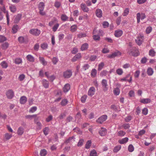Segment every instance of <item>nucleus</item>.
I'll return each mask as SVG.
<instances>
[{
  "mask_svg": "<svg viewBox=\"0 0 156 156\" xmlns=\"http://www.w3.org/2000/svg\"><path fill=\"white\" fill-rule=\"evenodd\" d=\"M128 53L129 55L133 56L136 57L139 55L140 53L138 50L135 47H132L128 52Z\"/></svg>",
  "mask_w": 156,
  "mask_h": 156,
  "instance_id": "f257e3e1",
  "label": "nucleus"
},
{
  "mask_svg": "<svg viewBox=\"0 0 156 156\" xmlns=\"http://www.w3.org/2000/svg\"><path fill=\"white\" fill-rule=\"evenodd\" d=\"M146 17V16L145 13H141L140 12L138 13L136 15L137 23H139L140 22V18L141 20H143L145 19Z\"/></svg>",
  "mask_w": 156,
  "mask_h": 156,
  "instance_id": "f03ea898",
  "label": "nucleus"
},
{
  "mask_svg": "<svg viewBox=\"0 0 156 156\" xmlns=\"http://www.w3.org/2000/svg\"><path fill=\"white\" fill-rule=\"evenodd\" d=\"M29 33L34 35L38 36L40 34L41 31L37 29H33L30 30Z\"/></svg>",
  "mask_w": 156,
  "mask_h": 156,
  "instance_id": "7ed1b4c3",
  "label": "nucleus"
},
{
  "mask_svg": "<svg viewBox=\"0 0 156 156\" xmlns=\"http://www.w3.org/2000/svg\"><path fill=\"white\" fill-rule=\"evenodd\" d=\"M72 73L70 70H68L63 73V76L65 78H69L72 76Z\"/></svg>",
  "mask_w": 156,
  "mask_h": 156,
  "instance_id": "20e7f679",
  "label": "nucleus"
},
{
  "mask_svg": "<svg viewBox=\"0 0 156 156\" xmlns=\"http://www.w3.org/2000/svg\"><path fill=\"white\" fill-rule=\"evenodd\" d=\"M107 116L106 115H104L100 117L97 120V122L98 123L101 124L107 119Z\"/></svg>",
  "mask_w": 156,
  "mask_h": 156,
  "instance_id": "39448f33",
  "label": "nucleus"
},
{
  "mask_svg": "<svg viewBox=\"0 0 156 156\" xmlns=\"http://www.w3.org/2000/svg\"><path fill=\"white\" fill-rule=\"evenodd\" d=\"M3 7L2 8V11H3L4 13H6V17L7 21V23L8 24H9V13L8 11H6V9L5 6L3 4Z\"/></svg>",
  "mask_w": 156,
  "mask_h": 156,
  "instance_id": "423d86ee",
  "label": "nucleus"
},
{
  "mask_svg": "<svg viewBox=\"0 0 156 156\" xmlns=\"http://www.w3.org/2000/svg\"><path fill=\"white\" fill-rule=\"evenodd\" d=\"M121 55V53L119 51H117L112 53L111 54H109L107 56V57L108 58H114L116 56H117L119 55Z\"/></svg>",
  "mask_w": 156,
  "mask_h": 156,
  "instance_id": "0eeeda50",
  "label": "nucleus"
},
{
  "mask_svg": "<svg viewBox=\"0 0 156 156\" xmlns=\"http://www.w3.org/2000/svg\"><path fill=\"white\" fill-rule=\"evenodd\" d=\"M14 93L12 90H9L6 93V95L9 99H12L14 96Z\"/></svg>",
  "mask_w": 156,
  "mask_h": 156,
  "instance_id": "6e6552de",
  "label": "nucleus"
},
{
  "mask_svg": "<svg viewBox=\"0 0 156 156\" xmlns=\"http://www.w3.org/2000/svg\"><path fill=\"white\" fill-rule=\"evenodd\" d=\"M143 36L140 35L138 36L136 40V42L138 45H140L142 44L143 40Z\"/></svg>",
  "mask_w": 156,
  "mask_h": 156,
  "instance_id": "1a4fd4ad",
  "label": "nucleus"
},
{
  "mask_svg": "<svg viewBox=\"0 0 156 156\" xmlns=\"http://www.w3.org/2000/svg\"><path fill=\"white\" fill-rule=\"evenodd\" d=\"M101 84L102 87L104 88V90H107L108 89L107 80L105 79H103L101 81Z\"/></svg>",
  "mask_w": 156,
  "mask_h": 156,
  "instance_id": "9d476101",
  "label": "nucleus"
},
{
  "mask_svg": "<svg viewBox=\"0 0 156 156\" xmlns=\"http://www.w3.org/2000/svg\"><path fill=\"white\" fill-rule=\"evenodd\" d=\"M95 92V88L94 87H90L88 92V94L90 96H92L94 95Z\"/></svg>",
  "mask_w": 156,
  "mask_h": 156,
  "instance_id": "9b49d317",
  "label": "nucleus"
},
{
  "mask_svg": "<svg viewBox=\"0 0 156 156\" xmlns=\"http://www.w3.org/2000/svg\"><path fill=\"white\" fill-rule=\"evenodd\" d=\"M107 133V130L106 129L102 127L99 131V133L101 136H105Z\"/></svg>",
  "mask_w": 156,
  "mask_h": 156,
  "instance_id": "f8f14e48",
  "label": "nucleus"
},
{
  "mask_svg": "<svg viewBox=\"0 0 156 156\" xmlns=\"http://www.w3.org/2000/svg\"><path fill=\"white\" fill-rule=\"evenodd\" d=\"M22 17V14H18L16 16L14 20V23H18Z\"/></svg>",
  "mask_w": 156,
  "mask_h": 156,
  "instance_id": "ddd939ff",
  "label": "nucleus"
},
{
  "mask_svg": "<svg viewBox=\"0 0 156 156\" xmlns=\"http://www.w3.org/2000/svg\"><path fill=\"white\" fill-rule=\"evenodd\" d=\"M81 54L78 53L76 54L71 59L72 62H74L77 61L78 59L81 58Z\"/></svg>",
  "mask_w": 156,
  "mask_h": 156,
  "instance_id": "4468645a",
  "label": "nucleus"
},
{
  "mask_svg": "<svg viewBox=\"0 0 156 156\" xmlns=\"http://www.w3.org/2000/svg\"><path fill=\"white\" fill-rule=\"evenodd\" d=\"M24 132V129L21 126L17 130V133L20 136L22 135Z\"/></svg>",
  "mask_w": 156,
  "mask_h": 156,
  "instance_id": "2eb2a0df",
  "label": "nucleus"
},
{
  "mask_svg": "<svg viewBox=\"0 0 156 156\" xmlns=\"http://www.w3.org/2000/svg\"><path fill=\"white\" fill-rule=\"evenodd\" d=\"M70 85L69 84H66L63 87V91L64 92H67L70 89Z\"/></svg>",
  "mask_w": 156,
  "mask_h": 156,
  "instance_id": "dca6fc26",
  "label": "nucleus"
},
{
  "mask_svg": "<svg viewBox=\"0 0 156 156\" xmlns=\"http://www.w3.org/2000/svg\"><path fill=\"white\" fill-rule=\"evenodd\" d=\"M122 33V31L121 30H116L115 31V35L116 37H118L121 36Z\"/></svg>",
  "mask_w": 156,
  "mask_h": 156,
  "instance_id": "f3484780",
  "label": "nucleus"
},
{
  "mask_svg": "<svg viewBox=\"0 0 156 156\" xmlns=\"http://www.w3.org/2000/svg\"><path fill=\"white\" fill-rule=\"evenodd\" d=\"M9 8L10 11L13 13H15L16 11V6L14 5H11L9 6Z\"/></svg>",
  "mask_w": 156,
  "mask_h": 156,
  "instance_id": "a211bd4d",
  "label": "nucleus"
},
{
  "mask_svg": "<svg viewBox=\"0 0 156 156\" xmlns=\"http://www.w3.org/2000/svg\"><path fill=\"white\" fill-rule=\"evenodd\" d=\"M27 100V98L25 96H23L20 99V102L22 104H24L26 103Z\"/></svg>",
  "mask_w": 156,
  "mask_h": 156,
  "instance_id": "6ab92c4d",
  "label": "nucleus"
},
{
  "mask_svg": "<svg viewBox=\"0 0 156 156\" xmlns=\"http://www.w3.org/2000/svg\"><path fill=\"white\" fill-rule=\"evenodd\" d=\"M19 28V26L17 25H14L12 28V32L13 34L16 33Z\"/></svg>",
  "mask_w": 156,
  "mask_h": 156,
  "instance_id": "aec40b11",
  "label": "nucleus"
},
{
  "mask_svg": "<svg viewBox=\"0 0 156 156\" xmlns=\"http://www.w3.org/2000/svg\"><path fill=\"white\" fill-rule=\"evenodd\" d=\"M88 47V44L87 43H85L81 46L80 49L82 51L87 50Z\"/></svg>",
  "mask_w": 156,
  "mask_h": 156,
  "instance_id": "412c9836",
  "label": "nucleus"
},
{
  "mask_svg": "<svg viewBox=\"0 0 156 156\" xmlns=\"http://www.w3.org/2000/svg\"><path fill=\"white\" fill-rule=\"evenodd\" d=\"M81 7L82 10L86 12H87L88 11V8L86 6L85 4H81L80 5Z\"/></svg>",
  "mask_w": 156,
  "mask_h": 156,
  "instance_id": "4be33fe9",
  "label": "nucleus"
},
{
  "mask_svg": "<svg viewBox=\"0 0 156 156\" xmlns=\"http://www.w3.org/2000/svg\"><path fill=\"white\" fill-rule=\"evenodd\" d=\"M42 83L43 86L45 88H48L49 87V82L46 80H43L42 81Z\"/></svg>",
  "mask_w": 156,
  "mask_h": 156,
  "instance_id": "5701e85b",
  "label": "nucleus"
},
{
  "mask_svg": "<svg viewBox=\"0 0 156 156\" xmlns=\"http://www.w3.org/2000/svg\"><path fill=\"white\" fill-rule=\"evenodd\" d=\"M96 14L97 16L100 18L102 16V12L100 9H97L96 11Z\"/></svg>",
  "mask_w": 156,
  "mask_h": 156,
  "instance_id": "b1692460",
  "label": "nucleus"
},
{
  "mask_svg": "<svg viewBox=\"0 0 156 156\" xmlns=\"http://www.w3.org/2000/svg\"><path fill=\"white\" fill-rule=\"evenodd\" d=\"M140 102L144 104H147L151 102V100L149 98L143 99L140 100Z\"/></svg>",
  "mask_w": 156,
  "mask_h": 156,
  "instance_id": "393cba45",
  "label": "nucleus"
},
{
  "mask_svg": "<svg viewBox=\"0 0 156 156\" xmlns=\"http://www.w3.org/2000/svg\"><path fill=\"white\" fill-rule=\"evenodd\" d=\"M128 140V138L127 137H125L122 138L121 140H119L118 141L121 144H123L126 143Z\"/></svg>",
  "mask_w": 156,
  "mask_h": 156,
  "instance_id": "a878e982",
  "label": "nucleus"
},
{
  "mask_svg": "<svg viewBox=\"0 0 156 156\" xmlns=\"http://www.w3.org/2000/svg\"><path fill=\"white\" fill-rule=\"evenodd\" d=\"M44 4L43 2H40L38 5V8L39 10H44Z\"/></svg>",
  "mask_w": 156,
  "mask_h": 156,
  "instance_id": "bb28decb",
  "label": "nucleus"
},
{
  "mask_svg": "<svg viewBox=\"0 0 156 156\" xmlns=\"http://www.w3.org/2000/svg\"><path fill=\"white\" fill-rule=\"evenodd\" d=\"M27 60L30 62H33L34 61V58L31 55H29L27 56Z\"/></svg>",
  "mask_w": 156,
  "mask_h": 156,
  "instance_id": "cd10ccee",
  "label": "nucleus"
},
{
  "mask_svg": "<svg viewBox=\"0 0 156 156\" xmlns=\"http://www.w3.org/2000/svg\"><path fill=\"white\" fill-rule=\"evenodd\" d=\"M39 59L41 63L43 65L45 66L47 65V62L45 61L44 57H39Z\"/></svg>",
  "mask_w": 156,
  "mask_h": 156,
  "instance_id": "c85d7f7f",
  "label": "nucleus"
},
{
  "mask_svg": "<svg viewBox=\"0 0 156 156\" xmlns=\"http://www.w3.org/2000/svg\"><path fill=\"white\" fill-rule=\"evenodd\" d=\"M75 138L74 136L69 137L68 139H67L65 141V143L68 144L70 142H73L75 141L74 139Z\"/></svg>",
  "mask_w": 156,
  "mask_h": 156,
  "instance_id": "c756f323",
  "label": "nucleus"
},
{
  "mask_svg": "<svg viewBox=\"0 0 156 156\" xmlns=\"http://www.w3.org/2000/svg\"><path fill=\"white\" fill-rule=\"evenodd\" d=\"M147 72L148 75L149 76H151L153 73V69L152 68L149 67L147 69Z\"/></svg>",
  "mask_w": 156,
  "mask_h": 156,
  "instance_id": "7c9ffc66",
  "label": "nucleus"
},
{
  "mask_svg": "<svg viewBox=\"0 0 156 156\" xmlns=\"http://www.w3.org/2000/svg\"><path fill=\"white\" fill-rule=\"evenodd\" d=\"M9 46V44L7 42L2 44V48L3 50H5L7 49Z\"/></svg>",
  "mask_w": 156,
  "mask_h": 156,
  "instance_id": "2f4dec72",
  "label": "nucleus"
},
{
  "mask_svg": "<svg viewBox=\"0 0 156 156\" xmlns=\"http://www.w3.org/2000/svg\"><path fill=\"white\" fill-rule=\"evenodd\" d=\"M18 40L20 43H23L26 41V40L25 38L23 36H20L18 37Z\"/></svg>",
  "mask_w": 156,
  "mask_h": 156,
  "instance_id": "473e14b6",
  "label": "nucleus"
},
{
  "mask_svg": "<svg viewBox=\"0 0 156 156\" xmlns=\"http://www.w3.org/2000/svg\"><path fill=\"white\" fill-rule=\"evenodd\" d=\"M121 146L120 145L115 146L113 150V152L115 153L118 152L121 149Z\"/></svg>",
  "mask_w": 156,
  "mask_h": 156,
  "instance_id": "72a5a7b5",
  "label": "nucleus"
},
{
  "mask_svg": "<svg viewBox=\"0 0 156 156\" xmlns=\"http://www.w3.org/2000/svg\"><path fill=\"white\" fill-rule=\"evenodd\" d=\"M97 73V72L96 70L95 69H93L91 73V76L93 77H95Z\"/></svg>",
  "mask_w": 156,
  "mask_h": 156,
  "instance_id": "f704fd0d",
  "label": "nucleus"
},
{
  "mask_svg": "<svg viewBox=\"0 0 156 156\" xmlns=\"http://www.w3.org/2000/svg\"><path fill=\"white\" fill-rule=\"evenodd\" d=\"M37 116V115H27L25 116V117L27 119H32L33 118L36 117Z\"/></svg>",
  "mask_w": 156,
  "mask_h": 156,
  "instance_id": "c9c22d12",
  "label": "nucleus"
},
{
  "mask_svg": "<svg viewBox=\"0 0 156 156\" xmlns=\"http://www.w3.org/2000/svg\"><path fill=\"white\" fill-rule=\"evenodd\" d=\"M47 154V151L44 149H42L41 151L40 155L41 156H45Z\"/></svg>",
  "mask_w": 156,
  "mask_h": 156,
  "instance_id": "e433bc0d",
  "label": "nucleus"
},
{
  "mask_svg": "<svg viewBox=\"0 0 156 156\" xmlns=\"http://www.w3.org/2000/svg\"><path fill=\"white\" fill-rule=\"evenodd\" d=\"M68 101L66 99H65L62 101L61 102V105L62 106H64L68 103Z\"/></svg>",
  "mask_w": 156,
  "mask_h": 156,
  "instance_id": "4c0bfd02",
  "label": "nucleus"
},
{
  "mask_svg": "<svg viewBox=\"0 0 156 156\" xmlns=\"http://www.w3.org/2000/svg\"><path fill=\"white\" fill-rule=\"evenodd\" d=\"M7 38L4 36L0 35V43H2L7 40Z\"/></svg>",
  "mask_w": 156,
  "mask_h": 156,
  "instance_id": "58836bf2",
  "label": "nucleus"
},
{
  "mask_svg": "<svg viewBox=\"0 0 156 156\" xmlns=\"http://www.w3.org/2000/svg\"><path fill=\"white\" fill-rule=\"evenodd\" d=\"M91 141L90 140L87 141L85 145V148L86 149H89L91 146Z\"/></svg>",
  "mask_w": 156,
  "mask_h": 156,
  "instance_id": "ea45409f",
  "label": "nucleus"
},
{
  "mask_svg": "<svg viewBox=\"0 0 156 156\" xmlns=\"http://www.w3.org/2000/svg\"><path fill=\"white\" fill-rule=\"evenodd\" d=\"M126 134V132L122 130H120L117 133V135L119 136H122Z\"/></svg>",
  "mask_w": 156,
  "mask_h": 156,
  "instance_id": "a19ab883",
  "label": "nucleus"
},
{
  "mask_svg": "<svg viewBox=\"0 0 156 156\" xmlns=\"http://www.w3.org/2000/svg\"><path fill=\"white\" fill-rule=\"evenodd\" d=\"M90 156H97V153L96 151L94 149L90 152Z\"/></svg>",
  "mask_w": 156,
  "mask_h": 156,
  "instance_id": "79ce46f5",
  "label": "nucleus"
},
{
  "mask_svg": "<svg viewBox=\"0 0 156 156\" xmlns=\"http://www.w3.org/2000/svg\"><path fill=\"white\" fill-rule=\"evenodd\" d=\"M14 62L16 64H19L22 62V60L20 58H17L14 60Z\"/></svg>",
  "mask_w": 156,
  "mask_h": 156,
  "instance_id": "37998d69",
  "label": "nucleus"
},
{
  "mask_svg": "<svg viewBox=\"0 0 156 156\" xmlns=\"http://www.w3.org/2000/svg\"><path fill=\"white\" fill-rule=\"evenodd\" d=\"M2 67L3 68H6L7 67L8 65L7 63L5 61H3L1 63Z\"/></svg>",
  "mask_w": 156,
  "mask_h": 156,
  "instance_id": "c03bdc74",
  "label": "nucleus"
},
{
  "mask_svg": "<svg viewBox=\"0 0 156 156\" xmlns=\"http://www.w3.org/2000/svg\"><path fill=\"white\" fill-rule=\"evenodd\" d=\"M66 112H64L63 113H61L59 115L58 118L60 119H62L64 118L66 116Z\"/></svg>",
  "mask_w": 156,
  "mask_h": 156,
  "instance_id": "a18cd8bd",
  "label": "nucleus"
},
{
  "mask_svg": "<svg viewBox=\"0 0 156 156\" xmlns=\"http://www.w3.org/2000/svg\"><path fill=\"white\" fill-rule=\"evenodd\" d=\"M48 45L47 43H44L41 45V47L43 49H46L48 48Z\"/></svg>",
  "mask_w": 156,
  "mask_h": 156,
  "instance_id": "49530a36",
  "label": "nucleus"
},
{
  "mask_svg": "<svg viewBox=\"0 0 156 156\" xmlns=\"http://www.w3.org/2000/svg\"><path fill=\"white\" fill-rule=\"evenodd\" d=\"M12 137V134H10L8 133H6L5 135V138L6 140H8L10 139Z\"/></svg>",
  "mask_w": 156,
  "mask_h": 156,
  "instance_id": "de8ad7c7",
  "label": "nucleus"
},
{
  "mask_svg": "<svg viewBox=\"0 0 156 156\" xmlns=\"http://www.w3.org/2000/svg\"><path fill=\"white\" fill-rule=\"evenodd\" d=\"M49 129L48 127H45L43 130L44 134L45 135H47L49 133Z\"/></svg>",
  "mask_w": 156,
  "mask_h": 156,
  "instance_id": "09e8293b",
  "label": "nucleus"
},
{
  "mask_svg": "<svg viewBox=\"0 0 156 156\" xmlns=\"http://www.w3.org/2000/svg\"><path fill=\"white\" fill-rule=\"evenodd\" d=\"M75 118L76 119L79 120L81 119V115L80 112H78L75 116Z\"/></svg>",
  "mask_w": 156,
  "mask_h": 156,
  "instance_id": "8fccbe9b",
  "label": "nucleus"
},
{
  "mask_svg": "<svg viewBox=\"0 0 156 156\" xmlns=\"http://www.w3.org/2000/svg\"><path fill=\"white\" fill-rule=\"evenodd\" d=\"M104 66V64L103 62H101L98 65V71H100L103 68Z\"/></svg>",
  "mask_w": 156,
  "mask_h": 156,
  "instance_id": "3c124183",
  "label": "nucleus"
},
{
  "mask_svg": "<svg viewBox=\"0 0 156 156\" xmlns=\"http://www.w3.org/2000/svg\"><path fill=\"white\" fill-rule=\"evenodd\" d=\"M129 13V9L128 8H126L124 10L123 15V16H127Z\"/></svg>",
  "mask_w": 156,
  "mask_h": 156,
  "instance_id": "603ef678",
  "label": "nucleus"
},
{
  "mask_svg": "<svg viewBox=\"0 0 156 156\" xmlns=\"http://www.w3.org/2000/svg\"><path fill=\"white\" fill-rule=\"evenodd\" d=\"M114 94L115 95H118L120 93V90L118 88H115L113 91Z\"/></svg>",
  "mask_w": 156,
  "mask_h": 156,
  "instance_id": "864d4df0",
  "label": "nucleus"
},
{
  "mask_svg": "<svg viewBox=\"0 0 156 156\" xmlns=\"http://www.w3.org/2000/svg\"><path fill=\"white\" fill-rule=\"evenodd\" d=\"M76 25H74L71 27L70 28V30L72 32H73L76 30Z\"/></svg>",
  "mask_w": 156,
  "mask_h": 156,
  "instance_id": "5fc2aeb1",
  "label": "nucleus"
},
{
  "mask_svg": "<svg viewBox=\"0 0 156 156\" xmlns=\"http://www.w3.org/2000/svg\"><path fill=\"white\" fill-rule=\"evenodd\" d=\"M93 39L95 41H99L100 39V36L98 35H94L93 36Z\"/></svg>",
  "mask_w": 156,
  "mask_h": 156,
  "instance_id": "6e6d98bb",
  "label": "nucleus"
},
{
  "mask_svg": "<svg viewBox=\"0 0 156 156\" xmlns=\"http://www.w3.org/2000/svg\"><path fill=\"white\" fill-rule=\"evenodd\" d=\"M155 52L153 49H151L149 51V55L151 56H154L155 55Z\"/></svg>",
  "mask_w": 156,
  "mask_h": 156,
  "instance_id": "4d7b16f0",
  "label": "nucleus"
},
{
  "mask_svg": "<svg viewBox=\"0 0 156 156\" xmlns=\"http://www.w3.org/2000/svg\"><path fill=\"white\" fill-rule=\"evenodd\" d=\"M25 78V76L23 74H21L20 75L19 77H18V79L20 81H22Z\"/></svg>",
  "mask_w": 156,
  "mask_h": 156,
  "instance_id": "13d9d810",
  "label": "nucleus"
},
{
  "mask_svg": "<svg viewBox=\"0 0 156 156\" xmlns=\"http://www.w3.org/2000/svg\"><path fill=\"white\" fill-rule=\"evenodd\" d=\"M128 149L130 152L133 151L134 149L133 146L132 144H130L128 147Z\"/></svg>",
  "mask_w": 156,
  "mask_h": 156,
  "instance_id": "bf43d9fd",
  "label": "nucleus"
},
{
  "mask_svg": "<svg viewBox=\"0 0 156 156\" xmlns=\"http://www.w3.org/2000/svg\"><path fill=\"white\" fill-rule=\"evenodd\" d=\"M107 71L103 70L100 73V75L101 76H106L107 75Z\"/></svg>",
  "mask_w": 156,
  "mask_h": 156,
  "instance_id": "052dcab7",
  "label": "nucleus"
},
{
  "mask_svg": "<svg viewBox=\"0 0 156 156\" xmlns=\"http://www.w3.org/2000/svg\"><path fill=\"white\" fill-rule=\"evenodd\" d=\"M110 108L112 109L115 112L117 111L118 110V108L117 106L114 105H111L110 106Z\"/></svg>",
  "mask_w": 156,
  "mask_h": 156,
  "instance_id": "680f3d73",
  "label": "nucleus"
},
{
  "mask_svg": "<svg viewBox=\"0 0 156 156\" xmlns=\"http://www.w3.org/2000/svg\"><path fill=\"white\" fill-rule=\"evenodd\" d=\"M116 72L117 74L120 75L122 74L123 72L122 69H118L116 70Z\"/></svg>",
  "mask_w": 156,
  "mask_h": 156,
  "instance_id": "e2e57ef3",
  "label": "nucleus"
},
{
  "mask_svg": "<svg viewBox=\"0 0 156 156\" xmlns=\"http://www.w3.org/2000/svg\"><path fill=\"white\" fill-rule=\"evenodd\" d=\"M83 141L84 140L83 139H80L78 143V146L81 147V146H82L83 144Z\"/></svg>",
  "mask_w": 156,
  "mask_h": 156,
  "instance_id": "0e129e2a",
  "label": "nucleus"
},
{
  "mask_svg": "<svg viewBox=\"0 0 156 156\" xmlns=\"http://www.w3.org/2000/svg\"><path fill=\"white\" fill-rule=\"evenodd\" d=\"M152 27H147L146 30V32L147 34H149L152 31Z\"/></svg>",
  "mask_w": 156,
  "mask_h": 156,
  "instance_id": "69168bd1",
  "label": "nucleus"
},
{
  "mask_svg": "<svg viewBox=\"0 0 156 156\" xmlns=\"http://www.w3.org/2000/svg\"><path fill=\"white\" fill-rule=\"evenodd\" d=\"M122 127L125 129H127L130 127V125L129 123H125L122 125Z\"/></svg>",
  "mask_w": 156,
  "mask_h": 156,
  "instance_id": "338daca9",
  "label": "nucleus"
},
{
  "mask_svg": "<svg viewBox=\"0 0 156 156\" xmlns=\"http://www.w3.org/2000/svg\"><path fill=\"white\" fill-rule=\"evenodd\" d=\"M86 35L85 33H80L77 35V37L79 38L85 37Z\"/></svg>",
  "mask_w": 156,
  "mask_h": 156,
  "instance_id": "774afa93",
  "label": "nucleus"
}]
</instances>
